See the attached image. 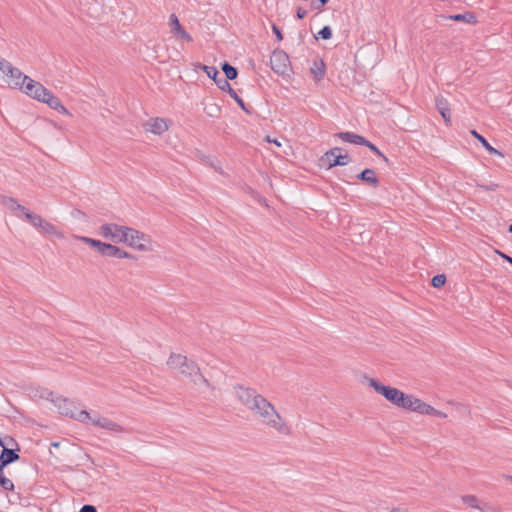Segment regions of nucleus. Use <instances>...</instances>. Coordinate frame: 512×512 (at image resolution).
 <instances>
[{"label": "nucleus", "mask_w": 512, "mask_h": 512, "mask_svg": "<svg viewBox=\"0 0 512 512\" xmlns=\"http://www.w3.org/2000/svg\"><path fill=\"white\" fill-rule=\"evenodd\" d=\"M234 393L239 402L250 410L253 415L260 418L263 424L275 429L281 434H289V427L277 412L274 405L255 389L235 385Z\"/></svg>", "instance_id": "f257e3e1"}, {"label": "nucleus", "mask_w": 512, "mask_h": 512, "mask_svg": "<svg viewBox=\"0 0 512 512\" xmlns=\"http://www.w3.org/2000/svg\"><path fill=\"white\" fill-rule=\"evenodd\" d=\"M169 368L177 370L183 377L188 378L196 386L205 385L214 389L209 380L203 376L198 364L189 360L185 355L172 353L167 361Z\"/></svg>", "instance_id": "f03ea898"}, {"label": "nucleus", "mask_w": 512, "mask_h": 512, "mask_svg": "<svg viewBox=\"0 0 512 512\" xmlns=\"http://www.w3.org/2000/svg\"><path fill=\"white\" fill-rule=\"evenodd\" d=\"M369 386L372 387L376 393L382 395L387 401L397 407L399 404H402V401L405 399L404 392L397 388L384 385L374 378L369 379Z\"/></svg>", "instance_id": "7ed1b4c3"}, {"label": "nucleus", "mask_w": 512, "mask_h": 512, "mask_svg": "<svg viewBox=\"0 0 512 512\" xmlns=\"http://www.w3.org/2000/svg\"><path fill=\"white\" fill-rule=\"evenodd\" d=\"M59 412L63 415L69 416L79 422L89 423L91 419V415L88 411L84 409H78L73 401L68 399H62L58 404Z\"/></svg>", "instance_id": "20e7f679"}, {"label": "nucleus", "mask_w": 512, "mask_h": 512, "mask_svg": "<svg viewBox=\"0 0 512 512\" xmlns=\"http://www.w3.org/2000/svg\"><path fill=\"white\" fill-rule=\"evenodd\" d=\"M341 147H334L320 158L322 165H327L328 169L335 166H345L351 162V158L347 152L342 153Z\"/></svg>", "instance_id": "39448f33"}, {"label": "nucleus", "mask_w": 512, "mask_h": 512, "mask_svg": "<svg viewBox=\"0 0 512 512\" xmlns=\"http://www.w3.org/2000/svg\"><path fill=\"white\" fill-rule=\"evenodd\" d=\"M271 69L278 75H288L291 70V63L288 54L280 49L273 51L270 57Z\"/></svg>", "instance_id": "423d86ee"}, {"label": "nucleus", "mask_w": 512, "mask_h": 512, "mask_svg": "<svg viewBox=\"0 0 512 512\" xmlns=\"http://www.w3.org/2000/svg\"><path fill=\"white\" fill-rule=\"evenodd\" d=\"M126 226L117 225L114 223H108L103 224L100 229L99 233L101 236H103L106 239H110L111 241L115 243H123L126 239Z\"/></svg>", "instance_id": "0eeeda50"}, {"label": "nucleus", "mask_w": 512, "mask_h": 512, "mask_svg": "<svg viewBox=\"0 0 512 512\" xmlns=\"http://www.w3.org/2000/svg\"><path fill=\"white\" fill-rule=\"evenodd\" d=\"M126 234L127 240H124L123 243L139 251L149 250L148 244L150 241L146 234L130 227H127Z\"/></svg>", "instance_id": "6e6552de"}, {"label": "nucleus", "mask_w": 512, "mask_h": 512, "mask_svg": "<svg viewBox=\"0 0 512 512\" xmlns=\"http://www.w3.org/2000/svg\"><path fill=\"white\" fill-rule=\"evenodd\" d=\"M24 81H26V85L22 89V91L28 95L29 97L42 102L45 99V96L48 95V89L44 87L40 82H37L30 78L29 76L24 77Z\"/></svg>", "instance_id": "1a4fd4ad"}, {"label": "nucleus", "mask_w": 512, "mask_h": 512, "mask_svg": "<svg viewBox=\"0 0 512 512\" xmlns=\"http://www.w3.org/2000/svg\"><path fill=\"white\" fill-rule=\"evenodd\" d=\"M89 423L96 427H100L102 429L108 430L113 433H122L124 432V428L118 423L110 420L109 418L102 417L99 415L91 416Z\"/></svg>", "instance_id": "9d476101"}, {"label": "nucleus", "mask_w": 512, "mask_h": 512, "mask_svg": "<svg viewBox=\"0 0 512 512\" xmlns=\"http://www.w3.org/2000/svg\"><path fill=\"white\" fill-rule=\"evenodd\" d=\"M169 25L171 27V32L179 39L184 40L186 42H192V36L186 32V30L180 24L177 16L175 14H171L169 17Z\"/></svg>", "instance_id": "9b49d317"}, {"label": "nucleus", "mask_w": 512, "mask_h": 512, "mask_svg": "<svg viewBox=\"0 0 512 512\" xmlns=\"http://www.w3.org/2000/svg\"><path fill=\"white\" fill-rule=\"evenodd\" d=\"M218 88L222 91L228 92V94L237 102L242 110L248 114L250 113V110L247 109L243 99L238 96L236 91L231 87L230 83L227 82V79H219Z\"/></svg>", "instance_id": "f8f14e48"}, {"label": "nucleus", "mask_w": 512, "mask_h": 512, "mask_svg": "<svg viewBox=\"0 0 512 512\" xmlns=\"http://www.w3.org/2000/svg\"><path fill=\"white\" fill-rule=\"evenodd\" d=\"M145 128L147 131H149L153 134L161 135L168 129V125L164 119L154 118V119H150L145 124Z\"/></svg>", "instance_id": "ddd939ff"}, {"label": "nucleus", "mask_w": 512, "mask_h": 512, "mask_svg": "<svg viewBox=\"0 0 512 512\" xmlns=\"http://www.w3.org/2000/svg\"><path fill=\"white\" fill-rule=\"evenodd\" d=\"M42 103L47 104L50 108L58 111L59 113L70 115L68 110L62 105L60 99L55 96L50 90L48 91V95L45 96V99L42 100Z\"/></svg>", "instance_id": "4468645a"}, {"label": "nucleus", "mask_w": 512, "mask_h": 512, "mask_svg": "<svg viewBox=\"0 0 512 512\" xmlns=\"http://www.w3.org/2000/svg\"><path fill=\"white\" fill-rule=\"evenodd\" d=\"M357 179L363 181L367 185L377 188L380 184V181L378 177L376 176V173L373 169L366 168L363 171H361L357 176Z\"/></svg>", "instance_id": "2eb2a0df"}, {"label": "nucleus", "mask_w": 512, "mask_h": 512, "mask_svg": "<svg viewBox=\"0 0 512 512\" xmlns=\"http://www.w3.org/2000/svg\"><path fill=\"white\" fill-rule=\"evenodd\" d=\"M18 450V446H16V448H7L4 446V449H2L0 453V461L3 462L6 466L16 462L20 458L19 454L17 453Z\"/></svg>", "instance_id": "dca6fc26"}, {"label": "nucleus", "mask_w": 512, "mask_h": 512, "mask_svg": "<svg viewBox=\"0 0 512 512\" xmlns=\"http://www.w3.org/2000/svg\"><path fill=\"white\" fill-rule=\"evenodd\" d=\"M338 138H340L344 142H348L356 145H364L367 144V139L361 135L355 134L353 132H339L336 134Z\"/></svg>", "instance_id": "f3484780"}, {"label": "nucleus", "mask_w": 512, "mask_h": 512, "mask_svg": "<svg viewBox=\"0 0 512 512\" xmlns=\"http://www.w3.org/2000/svg\"><path fill=\"white\" fill-rule=\"evenodd\" d=\"M1 203L10 209L17 217H19V212L24 214L27 210L24 206L20 205L16 199L12 197L2 196Z\"/></svg>", "instance_id": "a211bd4d"}, {"label": "nucleus", "mask_w": 512, "mask_h": 512, "mask_svg": "<svg viewBox=\"0 0 512 512\" xmlns=\"http://www.w3.org/2000/svg\"><path fill=\"white\" fill-rule=\"evenodd\" d=\"M9 78H11L12 85L14 88H19L21 91L26 85V81H24V77L26 76L21 72L20 69L14 67L10 73L7 74Z\"/></svg>", "instance_id": "6ab92c4d"}, {"label": "nucleus", "mask_w": 512, "mask_h": 512, "mask_svg": "<svg viewBox=\"0 0 512 512\" xmlns=\"http://www.w3.org/2000/svg\"><path fill=\"white\" fill-rule=\"evenodd\" d=\"M435 103H436V107H437L439 113L441 114V116L443 117L445 122L449 123L450 118H451V113H450L448 101L442 96H437L435 99Z\"/></svg>", "instance_id": "aec40b11"}, {"label": "nucleus", "mask_w": 512, "mask_h": 512, "mask_svg": "<svg viewBox=\"0 0 512 512\" xmlns=\"http://www.w3.org/2000/svg\"><path fill=\"white\" fill-rule=\"evenodd\" d=\"M471 135L476 138L481 144L482 146L492 155H499V156H503L502 153L500 151H498L497 149H495L494 147H492L489 142L485 139V137H483L481 134H479L476 130H471L470 131Z\"/></svg>", "instance_id": "412c9836"}, {"label": "nucleus", "mask_w": 512, "mask_h": 512, "mask_svg": "<svg viewBox=\"0 0 512 512\" xmlns=\"http://www.w3.org/2000/svg\"><path fill=\"white\" fill-rule=\"evenodd\" d=\"M311 74L316 81L323 79L325 75V64L322 60L314 61L313 66L310 68Z\"/></svg>", "instance_id": "4be33fe9"}, {"label": "nucleus", "mask_w": 512, "mask_h": 512, "mask_svg": "<svg viewBox=\"0 0 512 512\" xmlns=\"http://www.w3.org/2000/svg\"><path fill=\"white\" fill-rule=\"evenodd\" d=\"M448 19L457 21V22L463 21V22H466L469 24H475L477 22L476 16L472 12L450 15L448 17Z\"/></svg>", "instance_id": "5701e85b"}, {"label": "nucleus", "mask_w": 512, "mask_h": 512, "mask_svg": "<svg viewBox=\"0 0 512 512\" xmlns=\"http://www.w3.org/2000/svg\"><path fill=\"white\" fill-rule=\"evenodd\" d=\"M221 68H222V71L225 74V78L224 79H227V82L229 80H234V79L237 78L238 70L234 66L229 64L228 62H226V61L223 62Z\"/></svg>", "instance_id": "b1692460"}, {"label": "nucleus", "mask_w": 512, "mask_h": 512, "mask_svg": "<svg viewBox=\"0 0 512 512\" xmlns=\"http://www.w3.org/2000/svg\"><path fill=\"white\" fill-rule=\"evenodd\" d=\"M198 67L200 69H202L207 74V76L210 79H212L216 83V85L218 86V82H219L220 78H218L219 71L217 70L216 67L208 66V65H204V64H198Z\"/></svg>", "instance_id": "393cba45"}, {"label": "nucleus", "mask_w": 512, "mask_h": 512, "mask_svg": "<svg viewBox=\"0 0 512 512\" xmlns=\"http://www.w3.org/2000/svg\"><path fill=\"white\" fill-rule=\"evenodd\" d=\"M26 220L36 229H39L42 222V217L38 214L30 212L28 209L23 214Z\"/></svg>", "instance_id": "a878e982"}, {"label": "nucleus", "mask_w": 512, "mask_h": 512, "mask_svg": "<svg viewBox=\"0 0 512 512\" xmlns=\"http://www.w3.org/2000/svg\"><path fill=\"white\" fill-rule=\"evenodd\" d=\"M42 222L43 223H41V226L38 229L40 233L47 235H57V228L53 224L46 221L45 219H42Z\"/></svg>", "instance_id": "bb28decb"}, {"label": "nucleus", "mask_w": 512, "mask_h": 512, "mask_svg": "<svg viewBox=\"0 0 512 512\" xmlns=\"http://www.w3.org/2000/svg\"><path fill=\"white\" fill-rule=\"evenodd\" d=\"M404 398L405 399L402 401V404H399L398 407L412 411L415 400H417V398L414 397L413 395H407L405 393Z\"/></svg>", "instance_id": "cd10ccee"}, {"label": "nucleus", "mask_w": 512, "mask_h": 512, "mask_svg": "<svg viewBox=\"0 0 512 512\" xmlns=\"http://www.w3.org/2000/svg\"><path fill=\"white\" fill-rule=\"evenodd\" d=\"M461 499L463 503L467 504L471 508L482 510V508L478 505V498L475 495H464Z\"/></svg>", "instance_id": "c85d7f7f"}, {"label": "nucleus", "mask_w": 512, "mask_h": 512, "mask_svg": "<svg viewBox=\"0 0 512 512\" xmlns=\"http://www.w3.org/2000/svg\"><path fill=\"white\" fill-rule=\"evenodd\" d=\"M120 255H121V249L119 247L109 243L105 256L120 259Z\"/></svg>", "instance_id": "c756f323"}, {"label": "nucleus", "mask_w": 512, "mask_h": 512, "mask_svg": "<svg viewBox=\"0 0 512 512\" xmlns=\"http://www.w3.org/2000/svg\"><path fill=\"white\" fill-rule=\"evenodd\" d=\"M446 282V276L444 274H437L433 276L431 285L435 288H441Z\"/></svg>", "instance_id": "7c9ffc66"}, {"label": "nucleus", "mask_w": 512, "mask_h": 512, "mask_svg": "<svg viewBox=\"0 0 512 512\" xmlns=\"http://www.w3.org/2000/svg\"><path fill=\"white\" fill-rule=\"evenodd\" d=\"M0 486L6 490V491H13L14 490V484L13 482L5 477L3 473L0 474Z\"/></svg>", "instance_id": "2f4dec72"}, {"label": "nucleus", "mask_w": 512, "mask_h": 512, "mask_svg": "<svg viewBox=\"0 0 512 512\" xmlns=\"http://www.w3.org/2000/svg\"><path fill=\"white\" fill-rule=\"evenodd\" d=\"M0 446L4 449V446L9 448V446H18L17 442L10 436L0 437Z\"/></svg>", "instance_id": "473e14b6"}, {"label": "nucleus", "mask_w": 512, "mask_h": 512, "mask_svg": "<svg viewBox=\"0 0 512 512\" xmlns=\"http://www.w3.org/2000/svg\"><path fill=\"white\" fill-rule=\"evenodd\" d=\"M13 68L14 66H12V64L9 61L3 58L0 59V71L2 73L7 75Z\"/></svg>", "instance_id": "72a5a7b5"}, {"label": "nucleus", "mask_w": 512, "mask_h": 512, "mask_svg": "<svg viewBox=\"0 0 512 512\" xmlns=\"http://www.w3.org/2000/svg\"><path fill=\"white\" fill-rule=\"evenodd\" d=\"M79 239L82 242L88 244L90 247H92L95 250L98 248V246H100V244L102 242L100 240H96V239L85 237V236L79 237Z\"/></svg>", "instance_id": "f704fd0d"}, {"label": "nucleus", "mask_w": 512, "mask_h": 512, "mask_svg": "<svg viewBox=\"0 0 512 512\" xmlns=\"http://www.w3.org/2000/svg\"><path fill=\"white\" fill-rule=\"evenodd\" d=\"M318 36L323 40H329L332 37V29L330 26H324L319 30Z\"/></svg>", "instance_id": "c9c22d12"}, {"label": "nucleus", "mask_w": 512, "mask_h": 512, "mask_svg": "<svg viewBox=\"0 0 512 512\" xmlns=\"http://www.w3.org/2000/svg\"><path fill=\"white\" fill-rule=\"evenodd\" d=\"M363 146H366L369 148L373 153L383 158L385 162H388V158L369 140H367V144H364Z\"/></svg>", "instance_id": "e433bc0d"}, {"label": "nucleus", "mask_w": 512, "mask_h": 512, "mask_svg": "<svg viewBox=\"0 0 512 512\" xmlns=\"http://www.w3.org/2000/svg\"><path fill=\"white\" fill-rule=\"evenodd\" d=\"M426 404L427 403H425L422 400H420L419 398H417V400H415L414 407H413L412 411L424 415Z\"/></svg>", "instance_id": "4c0bfd02"}, {"label": "nucleus", "mask_w": 512, "mask_h": 512, "mask_svg": "<svg viewBox=\"0 0 512 512\" xmlns=\"http://www.w3.org/2000/svg\"><path fill=\"white\" fill-rule=\"evenodd\" d=\"M220 111H221L220 107L216 104H213L209 107L207 114L210 117H218L220 114Z\"/></svg>", "instance_id": "58836bf2"}, {"label": "nucleus", "mask_w": 512, "mask_h": 512, "mask_svg": "<svg viewBox=\"0 0 512 512\" xmlns=\"http://www.w3.org/2000/svg\"><path fill=\"white\" fill-rule=\"evenodd\" d=\"M79 512H97V509L94 505L91 504H85L81 507Z\"/></svg>", "instance_id": "ea45409f"}, {"label": "nucleus", "mask_w": 512, "mask_h": 512, "mask_svg": "<svg viewBox=\"0 0 512 512\" xmlns=\"http://www.w3.org/2000/svg\"><path fill=\"white\" fill-rule=\"evenodd\" d=\"M108 245H109V243L101 242L100 246H98L96 251L98 253H100L101 255L105 256L107 249H108Z\"/></svg>", "instance_id": "a19ab883"}, {"label": "nucleus", "mask_w": 512, "mask_h": 512, "mask_svg": "<svg viewBox=\"0 0 512 512\" xmlns=\"http://www.w3.org/2000/svg\"><path fill=\"white\" fill-rule=\"evenodd\" d=\"M272 30H273V33L275 34L277 40L281 41L283 39V34H282L281 30L275 24L272 25Z\"/></svg>", "instance_id": "79ce46f5"}, {"label": "nucleus", "mask_w": 512, "mask_h": 512, "mask_svg": "<svg viewBox=\"0 0 512 512\" xmlns=\"http://www.w3.org/2000/svg\"><path fill=\"white\" fill-rule=\"evenodd\" d=\"M297 18L303 19L307 15V11L301 7H299L296 11Z\"/></svg>", "instance_id": "37998d69"}, {"label": "nucleus", "mask_w": 512, "mask_h": 512, "mask_svg": "<svg viewBox=\"0 0 512 512\" xmlns=\"http://www.w3.org/2000/svg\"><path fill=\"white\" fill-rule=\"evenodd\" d=\"M498 255H500L506 262H508L510 265H512V257L509 255L502 253L500 251H497Z\"/></svg>", "instance_id": "c03bdc74"}, {"label": "nucleus", "mask_w": 512, "mask_h": 512, "mask_svg": "<svg viewBox=\"0 0 512 512\" xmlns=\"http://www.w3.org/2000/svg\"><path fill=\"white\" fill-rule=\"evenodd\" d=\"M433 412H434V413H432V415H431V416H435V417H439V418H445V417H447V415H446L444 412L440 411V410L434 409V411H433Z\"/></svg>", "instance_id": "a18cd8bd"}, {"label": "nucleus", "mask_w": 512, "mask_h": 512, "mask_svg": "<svg viewBox=\"0 0 512 512\" xmlns=\"http://www.w3.org/2000/svg\"><path fill=\"white\" fill-rule=\"evenodd\" d=\"M434 407H432L431 405L429 404H426V408H425V411H424V415H432V413H434Z\"/></svg>", "instance_id": "49530a36"}, {"label": "nucleus", "mask_w": 512, "mask_h": 512, "mask_svg": "<svg viewBox=\"0 0 512 512\" xmlns=\"http://www.w3.org/2000/svg\"><path fill=\"white\" fill-rule=\"evenodd\" d=\"M120 258H129V259H134V256L124 250L121 249V255H120Z\"/></svg>", "instance_id": "de8ad7c7"}, {"label": "nucleus", "mask_w": 512, "mask_h": 512, "mask_svg": "<svg viewBox=\"0 0 512 512\" xmlns=\"http://www.w3.org/2000/svg\"><path fill=\"white\" fill-rule=\"evenodd\" d=\"M318 5L316 6L317 8H320V7H323L325 4H327L329 2V0H318Z\"/></svg>", "instance_id": "09e8293b"}, {"label": "nucleus", "mask_w": 512, "mask_h": 512, "mask_svg": "<svg viewBox=\"0 0 512 512\" xmlns=\"http://www.w3.org/2000/svg\"><path fill=\"white\" fill-rule=\"evenodd\" d=\"M484 188V186H482ZM497 187L496 184H492L490 186H486L485 189L488 190V191H493L495 190V188Z\"/></svg>", "instance_id": "8fccbe9b"}, {"label": "nucleus", "mask_w": 512, "mask_h": 512, "mask_svg": "<svg viewBox=\"0 0 512 512\" xmlns=\"http://www.w3.org/2000/svg\"><path fill=\"white\" fill-rule=\"evenodd\" d=\"M6 467L3 462L0 461V474L3 473V469Z\"/></svg>", "instance_id": "3c124183"}, {"label": "nucleus", "mask_w": 512, "mask_h": 512, "mask_svg": "<svg viewBox=\"0 0 512 512\" xmlns=\"http://www.w3.org/2000/svg\"><path fill=\"white\" fill-rule=\"evenodd\" d=\"M391 512H404L401 508H393Z\"/></svg>", "instance_id": "603ef678"}, {"label": "nucleus", "mask_w": 512, "mask_h": 512, "mask_svg": "<svg viewBox=\"0 0 512 512\" xmlns=\"http://www.w3.org/2000/svg\"><path fill=\"white\" fill-rule=\"evenodd\" d=\"M504 477H505L506 479H508L510 482H512V476H510V475H504Z\"/></svg>", "instance_id": "864d4df0"}, {"label": "nucleus", "mask_w": 512, "mask_h": 512, "mask_svg": "<svg viewBox=\"0 0 512 512\" xmlns=\"http://www.w3.org/2000/svg\"><path fill=\"white\" fill-rule=\"evenodd\" d=\"M508 231H509L510 233H512V224H510V225H509V227H508Z\"/></svg>", "instance_id": "5fc2aeb1"}, {"label": "nucleus", "mask_w": 512, "mask_h": 512, "mask_svg": "<svg viewBox=\"0 0 512 512\" xmlns=\"http://www.w3.org/2000/svg\"><path fill=\"white\" fill-rule=\"evenodd\" d=\"M274 144L280 146V143L277 140H273Z\"/></svg>", "instance_id": "6e6d98bb"}, {"label": "nucleus", "mask_w": 512, "mask_h": 512, "mask_svg": "<svg viewBox=\"0 0 512 512\" xmlns=\"http://www.w3.org/2000/svg\"><path fill=\"white\" fill-rule=\"evenodd\" d=\"M52 446H54V447H58V446H59V443H56V442H55V443H52Z\"/></svg>", "instance_id": "4d7b16f0"}, {"label": "nucleus", "mask_w": 512, "mask_h": 512, "mask_svg": "<svg viewBox=\"0 0 512 512\" xmlns=\"http://www.w3.org/2000/svg\"><path fill=\"white\" fill-rule=\"evenodd\" d=\"M266 139H267L268 142H272V138H270L269 136H267Z\"/></svg>", "instance_id": "13d9d810"}]
</instances>
